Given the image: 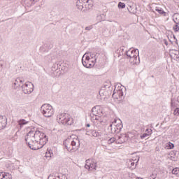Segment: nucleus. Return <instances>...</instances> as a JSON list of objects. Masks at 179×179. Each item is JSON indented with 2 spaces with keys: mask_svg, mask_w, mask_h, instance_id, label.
I'll use <instances>...</instances> for the list:
<instances>
[{
  "mask_svg": "<svg viewBox=\"0 0 179 179\" xmlns=\"http://www.w3.org/2000/svg\"><path fill=\"white\" fill-rule=\"evenodd\" d=\"M25 142L32 150H38L47 144L48 138L44 133L34 128L25 136Z\"/></svg>",
  "mask_w": 179,
  "mask_h": 179,
  "instance_id": "nucleus-1",
  "label": "nucleus"
},
{
  "mask_svg": "<svg viewBox=\"0 0 179 179\" xmlns=\"http://www.w3.org/2000/svg\"><path fill=\"white\" fill-rule=\"evenodd\" d=\"M63 145L65 146L66 149H67L68 152L71 153L78 150L79 146H80V141L78 138H74L71 141L69 139L65 140Z\"/></svg>",
  "mask_w": 179,
  "mask_h": 179,
  "instance_id": "nucleus-2",
  "label": "nucleus"
},
{
  "mask_svg": "<svg viewBox=\"0 0 179 179\" xmlns=\"http://www.w3.org/2000/svg\"><path fill=\"white\" fill-rule=\"evenodd\" d=\"M76 8L78 10H83V12H87L93 8V3L90 0H77Z\"/></svg>",
  "mask_w": 179,
  "mask_h": 179,
  "instance_id": "nucleus-3",
  "label": "nucleus"
},
{
  "mask_svg": "<svg viewBox=\"0 0 179 179\" xmlns=\"http://www.w3.org/2000/svg\"><path fill=\"white\" fill-rule=\"evenodd\" d=\"M57 121L59 124H62V125H72L73 124V119L68 113L57 115Z\"/></svg>",
  "mask_w": 179,
  "mask_h": 179,
  "instance_id": "nucleus-4",
  "label": "nucleus"
},
{
  "mask_svg": "<svg viewBox=\"0 0 179 179\" xmlns=\"http://www.w3.org/2000/svg\"><path fill=\"white\" fill-rule=\"evenodd\" d=\"M41 111L46 118H50L54 115V108L50 103H45L41 107Z\"/></svg>",
  "mask_w": 179,
  "mask_h": 179,
  "instance_id": "nucleus-5",
  "label": "nucleus"
},
{
  "mask_svg": "<svg viewBox=\"0 0 179 179\" xmlns=\"http://www.w3.org/2000/svg\"><path fill=\"white\" fill-rule=\"evenodd\" d=\"M125 55H127V59H130V62L136 64V60L138 59V57H139V50L138 49H129L125 52Z\"/></svg>",
  "mask_w": 179,
  "mask_h": 179,
  "instance_id": "nucleus-6",
  "label": "nucleus"
},
{
  "mask_svg": "<svg viewBox=\"0 0 179 179\" xmlns=\"http://www.w3.org/2000/svg\"><path fill=\"white\" fill-rule=\"evenodd\" d=\"M21 87H22V92L24 94H30V93H32L33 90H34V85L30 82L21 85Z\"/></svg>",
  "mask_w": 179,
  "mask_h": 179,
  "instance_id": "nucleus-7",
  "label": "nucleus"
},
{
  "mask_svg": "<svg viewBox=\"0 0 179 179\" xmlns=\"http://www.w3.org/2000/svg\"><path fill=\"white\" fill-rule=\"evenodd\" d=\"M85 169L87 170H90V169H92V170H97V162L94 159H87L85 161Z\"/></svg>",
  "mask_w": 179,
  "mask_h": 179,
  "instance_id": "nucleus-8",
  "label": "nucleus"
},
{
  "mask_svg": "<svg viewBox=\"0 0 179 179\" xmlns=\"http://www.w3.org/2000/svg\"><path fill=\"white\" fill-rule=\"evenodd\" d=\"M128 138L129 136L127 134H121L120 136H118L117 139L116 140V143L119 145H122V143H125L128 141Z\"/></svg>",
  "mask_w": 179,
  "mask_h": 179,
  "instance_id": "nucleus-9",
  "label": "nucleus"
},
{
  "mask_svg": "<svg viewBox=\"0 0 179 179\" xmlns=\"http://www.w3.org/2000/svg\"><path fill=\"white\" fill-rule=\"evenodd\" d=\"M102 113L101 110H100V106H96L92 108L90 117L91 118H94V115H96V114L97 115H101Z\"/></svg>",
  "mask_w": 179,
  "mask_h": 179,
  "instance_id": "nucleus-10",
  "label": "nucleus"
},
{
  "mask_svg": "<svg viewBox=\"0 0 179 179\" xmlns=\"http://www.w3.org/2000/svg\"><path fill=\"white\" fill-rule=\"evenodd\" d=\"M92 63H90V61H85V55L82 57V64L85 68H92V66H94V64H96V59L94 60L91 61Z\"/></svg>",
  "mask_w": 179,
  "mask_h": 179,
  "instance_id": "nucleus-11",
  "label": "nucleus"
},
{
  "mask_svg": "<svg viewBox=\"0 0 179 179\" xmlns=\"http://www.w3.org/2000/svg\"><path fill=\"white\" fill-rule=\"evenodd\" d=\"M6 125H8V118H6V116H0V129L6 128Z\"/></svg>",
  "mask_w": 179,
  "mask_h": 179,
  "instance_id": "nucleus-12",
  "label": "nucleus"
},
{
  "mask_svg": "<svg viewBox=\"0 0 179 179\" xmlns=\"http://www.w3.org/2000/svg\"><path fill=\"white\" fill-rule=\"evenodd\" d=\"M113 99H117V100H122L124 99V92L122 90H119L117 92H114L112 95Z\"/></svg>",
  "mask_w": 179,
  "mask_h": 179,
  "instance_id": "nucleus-13",
  "label": "nucleus"
},
{
  "mask_svg": "<svg viewBox=\"0 0 179 179\" xmlns=\"http://www.w3.org/2000/svg\"><path fill=\"white\" fill-rule=\"evenodd\" d=\"M22 82H24L23 79L17 78L15 80L14 83H13V87H14V89H17L18 87H20V86H23V85H22Z\"/></svg>",
  "mask_w": 179,
  "mask_h": 179,
  "instance_id": "nucleus-14",
  "label": "nucleus"
},
{
  "mask_svg": "<svg viewBox=\"0 0 179 179\" xmlns=\"http://www.w3.org/2000/svg\"><path fill=\"white\" fill-rule=\"evenodd\" d=\"M152 129H147L145 133L140 136L141 139H145V138H148V136H150V134H152Z\"/></svg>",
  "mask_w": 179,
  "mask_h": 179,
  "instance_id": "nucleus-15",
  "label": "nucleus"
},
{
  "mask_svg": "<svg viewBox=\"0 0 179 179\" xmlns=\"http://www.w3.org/2000/svg\"><path fill=\"white\" fill-rule=\"evenodd\" d=\"M86 135L97 138V136H99V132L96 131V130L87 131Z\"/></svg>",
  "mask_w": 179,
  "mask_h": 179,
  "instance_id": "nucleus-16",
  "label": "nucleus"
},
{
  "mask_svg": "<svg viewBox=\"0 0 179 179\" xmlns=\"http://www.w3.org/2000/svg\"><path fill=\"white\" fill-rule=\"evenodd\" d=\"M108 129L110 130L111 134H117V127H115V124H110L108 127Z\"/></svg>",
  "mask_w": 179,
  "mask_h": 179,
  "instance_id": "nucleus-17",
  "label": "nucleus"
},
{
  "mask_svg": "<svg viewBox=\"0 0 179 179\" xmlns=\"http://www.w3.org/2000/svg\"><path fill=\"white\" fill-rule=\"evenodd\" d=\"M115 128L117 134H120V132H121V130L122 129V122H120V123L115 124Z\"/></svg>",
  "mask_w": 179,
  "mask_h": 179,
  "instance_id": "nucleus-18",
  "label": "nucleus"
},
{
  "mask_svg": "<svg viewBox=\"0 0 179 179\" xmlns=\"http://www.w3.org/2000/svg\"><path fill=\"white\" fill-rule=\"evenodd\" d=\"M173 20L174 22V23H176V24H178L179 23V14L178 13H175L173 15Z\"/></svg>",
  "mask_w": 179,
  "mask_h": 179,
  "instance_id": "nucleus-19",
  "label": "nucleus"
},
{
  "mask_svg": "<svg viewBox=\"0 0 179 179\" xmlns=\"http://www.w3.org/2000/svg\"><path fill=\"white\" fill-rule=\"evenodd\" d=\"M110 87H111V84L105 85L104 87H102L101 90L99 91V94H103V92H104L106 89H110Z\"/></svg>",
  "mask_w": 179,
  "mask_h": 179,
  "instance_id": "nucleus-20",
  "label": "nucleus"
},
{
  "mask_svg": "<svg viewBox=\"0 0 179 179\" xmlns=\"http://www.w3.org/2000/svg\"><path fill=\"white\" fill-rule=\"evenodd\" d=\"M156 12H158V13H159V15H164V16H166V12H164V10H163V9H162L161 8H155Z\"/></svg>",
  "mask_w": 179,
  "mask_h": 179,
  "instance_id": "nucleus-21",
  "label": "nucleus"
},
{
  "mask_svg": "<svg viewBox=\"0 0 179 179\" xmlns=\"http://www.w3.org/2000/svg\"><path fill=\"white\" fill-rule=\"evenodd\" d=\"M27 121H26L24 119L20 120V121H18V124L19 125H20L21 127L22 125H26V124H27Z\"/></svg>",
  "mask_w": 179,
  "mask_h": 179,
  "instance_id": "nucleus-22",
  "label": "nucleus"
},
{
  "mask_svg": "<svg viewBox=\"0 0 179 179\" xmlns=\"http://www.w3.org/2000/svg\"><path fill=\"white\" fill-rule=\"evenodd\" d=\"M129 164L131 169H135V162H134V159H129Z\"/></svg>",
  "mask_w": 179,
  "mask_h": 179,
  "instance_id": "nucleus-23",
  "label": "nucleus"
},
{
  "mask_svg": "<svg viewBox=\"0 0 179 179\" xmlns=\"http://www.w3.org/2000/svg\"><path fill=\"white\" fill-rule=\"evenodd\" d=\"M114 142H117V140L115 137H112L108 141V143L109 145H111V143H114Z\"/></svg>",
  "mask_w": 179,
  "mask_h": 179,
  "instance_id": "nucleus-24",
  "label": "nucleus"
},
{
  "mask_svg": "<svg viewBox=\"0 0 179 179\" xmlns=\"http://www.w3.org/2000/svg\"><path fill=\"white\" fill-rule=\"evenodd\" d=\"M178 171H179V168L176 167L172 170V174H175L176 176H177V174H178Z\"/></svg>",
  "mask_w": 179,
  "mask_h": 179,
  "instance_id": "nucleus-25",
  "label": "nucleus"
},
{
  "mask_svg": "<svg viewBox=\"0 0 179 179\" xmlns=\"http://www.w3.org/2000/svg\"><path fill=\"white\" fill-rule=\"evenodd\" d=\"M118 8L120 9H124V8H125V4L122 2H119L118 3Z\"/></svg>",
  "mask_w": 179,
  "mask_h": 179,
  "instance_id": "nucleus-26",
  "label": "nucleus"
},
{
  "mask_svg": "<svg viewBox=\"0 0 179 179\" xmlns=\"http://www.w3.org/2000/svg\"><path fill=\"white\" fill-rule=\"evenodd\" d=\"M51 155H52L51 150H48V151L45 153V157H51Z\"/></svg>",
  "mask_w": 179,
  "mask_h": 179,
  "instance_id": "nucleus-27",
  "label": "nucleus"
},
{
  "mask_svg": "<svg viewBox=\"0 0 179 179\" xmlns=\"http://www.w3.org/2000/svg\"><path fill=\"white\" fill-rule=\"evenodd\" d=\"M171 157L174 159L176 155H177V151H171L170 154Z\"/></svg>",
  "mask_w": 179,
  "mask_h": 179,
  "instance_id": "nucleus-28",
  "label": "nucleus"
},
{
  "mask_svg": "<svg viewBox=\"0 0 179 179\" xmlns=\"http://www.w3.org/2000/svg\"><path fill=\"white\" fill-rule=\"evenodd\" d=\"M35 1L36 0H25V2L27 3H28V2H29V5L31 6V5H34Z\"/></svg>",
  "mask_w": 179,
  "mask_h": 179,
  "instance_id": "nucleus-29",
  "label": "nucleus"
},
{
  "mask_svg": "<svg viewBox=\"0 0 179 179\" xmlns=\"http://www.w3.org/2000/svg\"><path fill=\"white\" fill-rule=\"evenodd\" d=\"M168 149H174V145L173 143H169L168 145H166Z\"/></svg>",
  "mask_w": 179,
  "mask_h": 179,
  "instance_id": "nucleus-30",
  "label": "nucleus"
},
{
  "mask_svg": "<svg viewBox=\"0 0 179 179\" xmlns=\"http://www.w3.org/2000/svg\"><path fill=\"white\" fill-rule=\"evenodd\" d=\"M174 115L178 116L179 115V108H176L173 111Z\"/></svg>",
  "mask_w": 179,
  "mask_h": 179,
  "instance_id": "nucleus-31",
  "label": "nucleus"
},
{
  "mask_svg": "<svg viewBox=\"0 0 179 179\" xmlns=\"http://www.w3.org/2000/svg\"><path fill=\"white\" fill-rule=\"evenodd\" d=\"M173 30L174 31L177 32L179 31V26L178 24H176L175 26H173Z\"/></svg>",
  "mask_w": 179,
  "mask_h": 179,
  "instance_id": "nucleus-32",
  "label": "nucleus"
},
{
  "mask_svg": "<svg viewBox=\"0 0 179 179\" xmlns=\"http://www.w3.org/2000/svg\"><path fill=\"white\" fill-rule=\"evenodd\" d=\"M57 179H68L65 175L57 176Z\"/></svg>",
  "mask_w": 179,
  "mask_h": 179,
  "instance_id": "nucleus-33",
  "label": "nucleus"
},
{
  "mask_svg": "<svg viewBox=\"0 0 179 179\" xmlns=\"http://www.w3.org/2000/svg\"><path fill=\"white\" fill-rule=\"evenodd\" d=\"M92 29H93V25H90L88 27H86L85 28V30H87V31H90V30H92Z\"/></svg>",
  "mask_w": 179,
  "mask_h": 179,
  "instance_id": "nucleus-34",
  "label": "nucleus"
},
{
  "mask_svg": "<svg viewBox=\"0 0 179 179\" xmlns=\"http://www.w3.org/2000/svg\"><path fill=\"white\" fill-rule=\"evenodd\" d=\"M156 177H157V173H153L150 176V179H156Z\"/></svg>",
  "mask_w": 179,
  "mask_h": 179,
  "instance_id": "nucleus-35",
  "label": "nucleus"
},
{
  "mask_svg": "<svg viewBox=\"0 0 179 179\" xmlns=\"http://www.w3.org/2000/svg\"><path fill=\"white\" fill-rule=\"evenodd\" d=\"M92 118H93V120H96V121H99V118H100V115H94V117H92Z\"/></svg>",
  "mask_w": 179,
  "mask_h": 179,
  "instance_id": "nucleus-36",
  "label": "nucleus"
},
{
  "mask_svg": "<svg viewBox=\"0 0 179 179\" xmlns=\"http://www.w3.org/2000/svg\"><path fill=\"white\" fill-rule=\"evenodd\" d=\"M171 54H174V55H176L178 57V55H179V52L178 50H172Z\"/></svg>",
  "mask_w": 179,
  "mask_h": 179,
  "instance_id": "nucleus-37",
  "label": "nucleus"
},
{
  "mask_svg": "<svg viewBox=\"0 0 179 179\" xmlns=\"http://www.w3.org/2000/svg\"><path fill=\"white\" fill-rule=\"evenodd\" d=\"M171 107H172V108H176V103H174V102L173 101V99H171Z\"/></svg>",
  "mask_w": 179,
  "mask_h": 179,
  "instance_id": "nucleus-38",
  "label": "nucleus"
},
{
  "mask_svg": "<svg viewBox=\"0 0 179 179\" xmlns=\"http://www.w3.org/2000/svg\"><path fill=\"white\" fill-rule=\"evenodd\" d=\"M48 179H57V177L52 175H50L48 176Z\"/></svg>",
  "mask_w": 179,
  "mask_h": 179,
  "instance_id": "nucleus-39",
  "label": "nucleus"
},
{
  "mask_svg": "<svg viewBox=\"0 0 179 179\" xmlns=\"http://www.w3.org/2000/svg\"><path fill=\"white\" fill-rule=\"evenodd\" d=\"M3 178H5V176L3 174V172L0 173V179H3Z\"/></svg>",
  "mask_w": 179,
  "mask_h": 179,
  "instance_id": "nucleus-40",
  "label": "nucleus"
},
{
  "mask_svg": "<svg viewBox=\"0 0 179 179\" xmlns=\"http://www.w3.org/2000/svg\"><path fill=\"white\" fill-rule=\"evenodd\" d=\"M84 61H90V57L89 56H85V59Z\"/></svg>",
  "mask_w": 179,
  "mask_h": 179,
  "instance_id": "nucleus-41",
  "label": "nucleus"
},
{
  "mask_svg": "<svg viewBox=\"0 0 179 179\" xmlns=\"http://www.w3.org/2000/svg\"><path fill=\"white\" fill-rule=\"evenodd\" d=\"M110 124H115V125H117V119H114L112 123Z\"/></svg>",
  "mask_w": 179,
  "mask_h": 179,
  "instance_id": "nucleus-42",
  "label": "nucleus"
},
{
  "mask_svg": "<svg viewBox=\"0 0 179 179\" xmlns=\"http://www.w3.org/2000/svg\"><path fill=\"white\" fill-rule=\"evenodd\" d=\"M2 69H3V64H0V72H1Z\"/></svg>",
  "mask_w": 179,
  "mask_h": 179,
  "instance_id": "nucleus-43",
  "label": "nucleus"
},
{
  "mask_svg": "<svg viewBox=\"0 0 179 179\" xmlns=\"http://www.w3.org/2000/svg\"><path fill=\"white\" fill-rule=\"evenodd\" d=\"M91 58H94L96 57L95 55L92 54V52L90 53Z\"/></svg>",
  "mask_w": 179,
  "mask_h": 179,
  "instance_id": "nucleus-44",
  "label": "nucleus"
},
{
  "mask_svg": "<svg viewBox=\"0 0 179 179\" xmlns=\"http://www.w3.org/2000/svg\"><path fill=\"white\" fill-rule=\"evenodd\" d=\"M164 42L165 45H169V42L166 40H164Z\"/></svg>",
  "mask_w": 179,
  "mask_h": 179,
  "instance_id": "nucleus-45",
  "label": "nucleus"
},
{
  "mask_svg": "<svg viewBox=\"0 0 179 179\" xmlns=\"http://www.w3.org/2000/svg\"><path fill=\"white\" fill-rule=\"evenodd\" d=\"M3 176H5V178H6V177H8V176H9V173H4Z\"/></svg>",
  "mask_w": 179,
  "mask_h": 179,
  "instance_id": "nucleus-46",
  "label": "nucleus"
},
{
  "mask_svg": "<svg viewBox=\"0 0 179 179\" xmlns=\"http://www.w3.org/2000/svg\"><path fill=\"white\" fill-rule=\"evenodd\" d=\"M86 127H87V128H90V124H87Z\"/></svg>",
  "mask_w": 179,
  "mask_h": 179,
  "instance_id": "nucleus-47",
  "label": "nucleus"
},
{
  "mask_svg": "<svg viewBox=\"0 0 179 179\" xmlns=\"http://www.w3.org/2000/svg\"><path fill=\"white\" fill-rule=\"evenodd\" d=\"M173 38L176 40V36L175 35H173Z\"/></svg>",
  "mask_w": 179,
  "mask_h": 179,
  "instance_id": "nucleus-48",
  "label": "nucleus"
},
{
  "mask_svg": "<svg viewBox=\"0 0 179 179\" xmlns=\"http://www.w3.org/2000/svg\"><path fill=\"white\" fill-rule=\"evenodd\" d=\"M100 122H101V124H103V121H100Z\"/></svg>",
  "mask_w": 179,
  "mask_h": 179,
  "instance_id": "nucleus-49",
  "label": "nucleus"
},
{
  "mask_svg": "<svg viewBox=\"0 0 179 179\" xmlns=\"http://www.w3.org/2000/svg\"><path fill=\"white\" fill-rule=\"evenodd\" d=\"M151 78H155V76H152Z\"/></svg>",
  "mask_w": 179,
  "mask_h": 179,
  "instance_id": "nucleus-50",
  "label": "nucleus"
},
{
  "mask_svg": "<svg viewBox=\"0 0 179 179\" xmlns=\"http://www.w3.org/2000/svg\"><path fill=\"white\" fill-rule=\"evenodd\" d=\"M134 166H135V167H136V165L134 164Z\"/></svg>",
  "mask_w": 179,
  "mask_h": 179,
  "instance_id": "nucleus-51",
  "label": "nucleus"
},
{
  "mask_svg": "<svg viewBox=\"0 0 179 179\" xmlns=\"http://www.w3.org/2000/svg\"><path fill=\"white\" fill-rule=\"evenodd\" d=\"M3 179H4V178H3Z\"/></svg>",
  "mask_w": 179,
  "mask_h": 179,
  "instance_id": "nucleus-52",
  "label": "nucleus"
}]
</instances>
